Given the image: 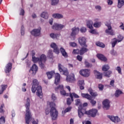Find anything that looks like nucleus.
<instances>
[{
    "label": "nucleus",
    "instance_id": "36",
    "mask_svg": "<svg viewBox=\"0 0 124 124\" xmlns=\"http://www.w3.org/2000/svg\"><path fill=\"white\" fill-rule=\"evenodd\" d=\"M51 1V5L53 6H56L57 4H59V2L60 0H50Z\"/></svg>",
    "mask_w": 124,
    "mask_h": 124
},
{
    "label": "nucleus",
    "instance_id": "33",
    "mask_svg": "<svg viewBox=\"0 0 124 124\" xmlns=\"http://www.w3.org/2000/svg\"><path fill=\"white\" fill-rule=\"evenodd\" d=\"M94 73L96 74L97 79H102V74L98 72L97 71H94Z\"/></svg>",
    "mask_w": 124,
    "mask_h": 124
},
{
    "label": "nucleus",
    "instance_id": "19",
    "mask_svg": "<svg viewBox=\"0 0 124 124\" xmlns=\"http://www.w3.org/2000/svg\"><path fill=\"white\" fill-rule=\"evenodd\" d=\"M103 105L104 106V108H105L106 110H108V109L110 108V102H109V100L107 99L105 100L103 102Z\"/></svg>",
    "mask_w": 124,
    "mask_h": 124
},
{
    "label": "nucleus",
    "instance_id": "35",
    "mask_svg": "<svg viewBox=\"0 0 124 124\" xmlns=\"http://www.w3.org/2000/svg\"><path fill=\"white\" fill-rule=\"evenodd\" d=\"M111 74H112V71L110 70L104 72V76L108 78L111 77Z\"/></svg>",
    "mask_w": 124,
    "mask_h": 124
},
{
    "label": "nucleus",
    "instance_id": "56",
    "mask_svg": "<svg viewBox=\"0 0 124 124\" xmlns=\"http://www.w3.org/2000/svg\"><path fill=\"white\" fill-rule=\"evenodd\" d=\"M70 46L71 47H76V46H77V44H76L75 42H70Z\"/></svg>",
    "mask_w": 124,
    "mask_h": 124
},
{
    "label": "nucleus",
    "instance_id": "9",
    "mask_svg": "<svg viewBox=\"0 0 124 124\" xmlns=\"http://www.w3.org/2000/svg\"><path fill=\"white\" fill-rule=\"evenodd\" d=\"M108 118L113 123L117 124V123H120L121 122V119L119 118V116H114L113 115H108Z\"/></svg>",
    "mask_w": 124,
    "mask_h": 124
},
{
    "label": "nucleus",
    "instance_id": "46",
    "mask_svg": "<svg viewBox=\"0 0 124 124\" xmlns=\"http://www.w3.org/2000/svg\"><path fill=\"white\" fill-rule=\"evenodd\" d=\"M76 105L78 106L79 105L80 107V109L82 108V106H81V100H80V99H78L77 100H76Z\"/></svg>",
    "mask_w": 124,
    "mask_h": 124
},
{
    "label": "nucleus",
    "instance_id": "14",
    "mask_svg": "<svg viewBox=\"0 0 124 124\" xmlns=\"http://www.w3.org/2000/svg\"><path fill=\"white\" fill-rule=\"evenodd\" d=\"M41 31L39 29H35L31 31V33L33 36L37 37L40 35Z\"/></svg>",
    "mask_w": 124,
    "mask_h": 124
},
{
    "label": "nucleus",
    "instance_id": "52",
    "mask_svg": "<svg viewBox=\"0 0 124 124\" xmlns=\"http://www.w3.org/2000/svg\"><path fill=\"white\" fill-rule=\"evenodd\" d=\"M80 31L82 33H84V32H86L87 31V28L86 27H81L80 29Z\"/></svg>",
    "mask_w": 124,
    "mask_h": 124
},
{
    "label": "nucleus",
    "instance_id": "5",
    "mask_svg": "<svg viewBox=\"0 0 124 124\" xmlns=\"http://www.w3.org/2000/svg\"><path fill=\"white\" fill-rule=\"evenodd\" d=\"M50 114L53 120H56L59 116V112L56 108L52 107L50 110Z\"/></svg>",
    "mask_w": 124,
    "mask_h": 124
},
{
    "label": "nucleus",
    "instance_id": "51",
    "mask_svg": "<svg viewBox=\"0 0 124 124\" xmlns=\"http://www.w3.org/2000/svg\"><path fill=\"white\" fill-rule=\"evenodd\" d=\"M19 15L21 16H24V15H25V10H24L23 9H20Z\"/></svg>",
    "mask_w": 124,
    "mask_h": 124
},
{
    "label": "nucleus",
    "instance_id": "47",
    "mask_svg": "<svg viewBox=\"0 0 124 124\" xmlns=\"http://www.w3.org/2000/svg\"><path fill=\"white\" fill-rule=\"evenodd\" d=\"M5 123V119L4 118V117L1 116L0 118V124H3Z\"/></svg>",
    "mask_w": 124,
    "mask_h": 124
},
{
    "label": "nucleus",
    "instance_id": "39",
    "mask_svg": "<svg viewBox=\"0 0 124 124\" xmlns=\"http://www.w3.org/2000/svg\"><path fill=\"white\" fill-rule=\"evenodd\" d=\"M101 22H96L94 23L93 26L94 28H98L101 27Z\"/></svg>",
    "mask_w": 124,
    "mask_h": 124
},
{
    "label": "nucleus",
    "instance_id": "55",
    "mask_svg": "<svg viewBox=\"0 0 124 124\" xmlns=\"http://www.w3.org/2000/svg\"><path fill=\"white\" fill-rule=\"evenodd\" d=\"M71 110V107H69L68 108H67L64 111H62V113H67V112H69V111Z\"/></svg>",
    "mask_w": 124,
    "mask_h": 124
},
{
    "label": "nucleus",
    "instance_id": "20",
    "mask_svg": "<svg viewBox=\"0 0 124 124\" xmlns=\"http://www.w3.org/2000/svg\"><path fill=\"white\" fill-rule=\"evenodd\" d=\"M61 81V75L59 73L55 74V84L58 85Z\"/></svg>",
    "mask_w": 124,
    "mask_h": 124
},
{
    "label": "nucleus",
    "instance_id": "4",
    "mask_svg": "<svg viewBox=\"0 0 124 124\" xmlns=\"http://www.w3.org/2000/svg\"><path fill=\"white\" fill-rule=\"evenodd\" d=\"M105 26L107 27L108 29L105 30V33L108 35H115L116 33L112 29V26L109 23H106Z\"/></svg>",
    "mask_w": 124,
    "mask_h": 124
},
{
    "label": "nucleus",
    "instance_id": "43",
    "mask_svg": "<svg viewBox=\"0 0 124 124\" xmlns=\"http://www.w3.org/2000/svg\"><path fill=\"white\" fill-rule=\"evenodd\" d=\"M117 41L118 43L122 42L124 40V36L123 35L119 34L117 36Z\"/></svg>",
    "mask_w": 124,
    "mask_h": 124
},
{
    "label": "nucleus",
    "instance_id": "1",
    "mask_svg": "<svg viewBox=\"0 0 124 124\" xmlns=\"http://www.w3.org/2000/svg\"><path fill=\"white\" fill-rule=\"evenodd\" d=\"M34 55L35 54L32 53V62L34 63L36 62H39V64L42 69H44L45 68V65H44V62H45L47 60V57L46 55L42 54L41 55L40 58L36 57Z\"/></svg>",
    "mask_w": 124,
    "mask_h": 124
},
{
    "label": "nucleus",
    "instance_id": "11",
    "mask_svg": "<svg viewBox=\"0 0 124 124\" xmlns=\"http://www.w3.org/2000/svg\"><path fill=\"white\" fill-rule=\"evenodd\" d=\"M37 70H38V67L36 64H34L31 68L30 72V73H31L32 75H35L37 72Z\"/></svg>",
    "mask_w": 124,
    "mask_h": 124
},
{
    "label": "nucleus",
    "instance_id": "27",
    "mask_svg": "<svg viewBox=\"0 0 124 124\" xmlns=\"http://www.w3.org/2000/svg\"><path fill=\"white\" fill-rule=\"evenodd\" d=\"M88 51H89V49L87 48V47H83L81 48H80V50H79V54L80 55H84L85 53H87V52Z\"/></svg>",
    "mask_w": 124,
    "mask_h": 124
},
{
    "label": "nucleus",
    "instance_id": "22",
    "mask_svg": "<svg viewBox=\"0 0 124 124\" xmlns=\"http://www.w3.org/2000/svg\"><path fill=\"white\" fill-rule=\"evenodd\" d=\"M52 17L55 19H62L63 16L61 14H54L52 15Z\"/></svg>",
    "mask_w": 124,
    "mask_h": 124
},
{
    "label": "nucleus",
    "instance_id": "26",
    "mask_svg": "<svg viewBox=\"0 0 124 124\" xmlns=\"http://www.w3.org/2000/svg\"><path fill=\"white\" fill-rule=\"evenodd\" d=\"M97 57L99 58V60H101V61H102L103 62H106V61H107V59H106V58L105 57V56L102 54H97Z\"/></svg>",
    "mask_w": 124,
    "mask_h": 124
},
{
    "label": "nucleus",
    "instance_id": "41",
    "mask_svg": "<svg viewBox=\"0 0 124 124\" xmlns=\"http://www.w3.org/2000/svg\"><path fill=\"white\" fill-rule=\"evenodd\" d=\"M96 45L98 47H101V48H105V45L103 43L97 42L96 43Z\"/></svg>",
    "mask_w": 124,
    "mask_h": 124
},
{
    "label": "nucleus",
    "instance_id": "40",
    "mask_svg": "<svg viewBox=\"0 0 124 124\" xmlns=\"http://www.w3.org/2000/svg\"><path fill=\"white\" fill-rule=\"evenodd\" d=\"M50 36L53 39H55V38H58L60 36V35L59 34L52 33L50 34Z\"/></svg>",
    "mask_w": 124,
    "mask_h": 124
},
{
    "label": "nucleus",
    "instance_id": "60",
    "mask_svg": "<svg viewBox=\"0 0 124 124\" xmlns=\"http://www.w3.org/2000/svg\"><path fill=\"white\" fill-rule=\"evenodd\" d=\"M11 115L13 119V118H15V116H16V114L15 113V110L13 109V110H12Z\"/></svg>",
    "mask_w": 124,
    "mask_h": 124
},
{
    "label": "nucleus",
    "instance_id": "16",
    "mask_svg": "<svg viewBox=\"0 0 124 124\" xmlns=\"http://www.w3.org/2000/svg\"><path fill=\"white\" fill-rule=\"evenodd\" d=\"M50 47L53 48L54 52L55 54H60V49L58 48V46L55 43H52L50 45Z\"/></svg>",
    "mask_w": 124,
    "mask_h": 124
},
{
    "label": "nucleus",
    "instance_id": "63",
    "mask_svg": "<svg viewBox=\"0 0 124 124\" xmlns=\"http://www.w3.org/2000/svg\"><path fill=\"white\" fill-rule=\"evenodd\" d=\"M55 106H56V104H55L54 102H51L50 103V107L51 108H52V107H55Z\"/></svg>",
    "mask_w": 124,
    "mask_h": 124
},
{
    "label": "nucleus",
    "instance_id": "58",
    "mask_svg": "<svg viewBox=\"0 0 124 124\" xmlns=\"http://www.w3.org/2000/svg\"><path fill=\"white\" fill-rule=\"evenodd\" d=\"M72 101H71V99L70 98H67V105H70L71 104V102Z\"/></svg>",
    "mask_w": 124,
    "mask_h": 124
},
{
    "label": "nucleus",
    "instance_id": "32",
    "mask_svg": "<svg viewBox=\"0 0 124 124\" xmlns=\"http://www.w3.org/2000/svg\"><path fill=\"white\" fill-rule=\"evenodd\" d=\"M70 96L71 97V99L72 101H74V99H73V96L74 97H75V98H79V96L78 95H77V94L75 93H71L70 94Z\"/></svg>",
    "mask_w": 124,
    "mask_h": 124
},
{
    "label": "nucleus",
    "instance_id": "57",
    "mask_svg": "<svg viewBox=\"0 0 124 124\" xmlns=\"http://www.w3.org/2000/svg\"><path fill=\"white\" fill-rule=\"evenodd\" d=\"M90 103H91V104L93 106H94V105H95V104H96V101H95L93 100H92V99H91L90 100Z\"/></svg>",
    "mask_w": 124,
    "mask_h": 124
},
{
    "label": "nucleus",
    "instance_id": "3",
    "mask_svg": "<svg viewBox=\"0 0 124 124\" xmlns=\"http://www.w3.org/2000/svg\"><path fill=\"white\" fill-rule=\"evenodd\" d=\"M30 106L31 100H30V98H27L26 103L25 104V123L27 124H30V122H31V110H30Z\"/></svg>",
    "mask_w": 124,
    "mask_h": 124
},
{
    "label": "nucleus",
    "instance_id": "38",
    "mask_svg": "<svg viewBox=\"0 0 124 124\" xmlns=\"http://www.w3.org/2000/svg\"><path fill=\"white\" fill-rule=\"evenodd\" d=\"M122 93H123V92H122L121 90H118L116 91L114 95L115 97H119V96H120Z\"/></svg>",
    "mask_w": 124,
    "mask_h": 124
},
{
    "label": "nucleus",
    "instance_id": "10",
    "mask_svg": "<svg viewBox=\"0 0 124 124\" xmlns=\"http://www.w3.org/2000/svg\"><path fill=\"white\" fill-rule=\"evenodd\" d=\"M55 91L56 92L60 91V93L62 95H65V94H66V92H65V91L63 90V86L62 85H60L57 87H56Z\"/></svg>",
    "mask_w": 124,
    "mask_h": 124
},
{
    "label": "nucleus",
    "instance_id": "18",
    "mask_svg": "<svg viewBox=\"0 0 124 124\" xmlns=\"http://www.w3.org/2000/svg\"><path fill=\"white\" fill-rule=\"evenodd\" d=\"M80 31V29L79 28H73L72 29V33H71V36H73V37H74L76 34H78V33L79 32V31Z\"/></svg>",
    "mask_w": 124,
    "mask_h": 124
},
{
    "label": "nucleus",
    "instance_id": "62",
    "mask_svg": "<svg viewBox=\"0 0 124 124\" xmlns=\"http://www.w3.org/2000/svg\"><path fill=\"white\" fill-rule=\"evenodd\" d=\"M85 83L84 80H79L78 81V84L79 86H84Z\"/></svg>",
    "mask_w": 124,
    "mask_h": 124
},
{
    "label": "nucleus",
    "instance_id": "12",
    "mask_svg": "<svg viewBox=\"0 0 124 124\" xmlns=\"http://www.w3.org/2000/svg\"><path fill=\"white\" fill-rule=\"evenodd\" d=\"M63 28H64V25L57 23H55L52 27V29L55 30V31H61V30H62Z\"/></svg>",
    "mask_w": 124,
    "mask_h": 124
},
{
    "label": "nucleus",
    "instance_id": "45",
    "mask_svg": "<svg viewBox=\"0 0 124 124\" xmlns=\"http://www.w3.org/2000/svg\"><path fill=\"white\" fill-rule=\"evenodd\" d=\"M91 30L89 31V32L90 33H92V34H98V33L96 31V30L95 29H90Z\"/></svg>",
    "mask_w": 124,
    "mask_h": 124
},
{
    "label": "nucleus",
    "instance_id": "15",
    "mask_svg": "<svg viewBox=\"0 0 124 124\" xmlns=\"http://www.w3.org/2000/svg\"><path fill=\"white\" fill-rule=\"evenodd\" d=\"M66 76V81L67 82H70V83H73L75 82V76L74 74L70 75V76L67 75Z\"/></svg>",
    "mask_w": 124,
    "mask_h": 124
},
{
    "label": "nucleus",
    "instance_id": "37",
    "mask_svg": "<svg viewBox=\"0 0 124 124\" xmlns=\"http://www.w3.org/2000/svg\"><path fill=\"white\" fill-rule=\"evenodd\" d=\"M109 69H110V66L108 64L104 65L102 68L103 71H108Z\"/></svg>",
    "mask_w": 124,
    "mask_h": 124
},
{
    "label": "nucleus",
    "instance_id": "7",
    "mask_svg": "<svg viewBox=\"0 0 124 124\" xmlns=\"http://www.w3.org/2000/svg\"><path fill=\"white\" fill-rule=\"evenodd\" d=\"M78 42L82 47H88V46L86 44L87 39L85 37H80L78 38Z\"/></svg>",
    "mask_w": 124,
    "mask_h": 124
},
{
    "label": "nucleus",
    "instance_id": "34",
    "mask_svg": "<svg viewBox=\"0 0 124 124\" xmlns=\"http://www.w3.org/2000/svg\"><path fill=\"white\" fill-rule=\"evenodd\" d=\"M124 0H118V8H122V6H124Z\"/></svg>",
    "mask_w": 124,
    "mask_h": 124
},
{
    "label": "nucleus",
    "instance_id": "13",
    "mask_svg": "<svg viewBox=\"0 0 124 124\" xmlns=\"http://www.w3.org/2000/svg\"><path fill=\"white\" fill-rule=\"evenodd\" d=\"M90 70L89 69H84V70H81L79 71V74L83 77H89L90 76Z\"/></svg>",
    "mask_w": 124,
    "mask_h": 124
},
{
    "label": "nucleus",
    "instance_id": "30",
    "mask_svg": "<svg viewBox=\"0 0 124 124\" xmlns=\"http://www.w3.org/2000/svg\"><path fill=\"white\" fill-rule=\"evenodd\" d=\"M88 92L90 93L92 96H97V93H96V92H94L92 88H89L88 89Z\"/></svg>",
    "mask_w": 124,
    "mask_h": 124
},
{
    "label": "nucleus",
    "instance_id": "59",
    "mask_svg": "<svg viewBox=\"0 0 124 124\" xmlns=\"http://www.w3.org/2000/svg\"><path fill=\"white\" fill-rule=\"evenodd\" d=\"M95 8L96 10H98V11H100L101 10V6L100 5L95 6Z\"/></svg>",
    "mask_w": 124,
    "mask_h": 124
},
{
    "label": "nucleus",
    "instance_id": "6",
    "mask_svg": "<svg viewBox=\"0 0 124 124\" xmlns=\"http://www.w3.org/2000/svg\"><path fill=\"white\" fill-rule=\"evenodd\" d=\"M58 69L60 72L62 73L63 75H65V76L68 75V71H67V69L64 67L62 64L58 63Z\"/></svg>",
    "mask_w": 124,
    "mask_h": 124
},
{
    "label": "nucleus",
    "instance_id": "25",
    "mask_svg": "<svg viewBox=\"0 0 124 124\" xmlns=\"http://www.w3.org/2000/svg\"><path fill=\"white\" fill-rule=\"evenodd\" d=\"M93 22L92 20H88L87 22V27L89 28L90 30H93Z\"/></svg>",
    "mask_w": 124,
    "mask_h": 124
},
{
    "label": "nucleus",
    "instance_id": "54",
    "mask_svg": "<svg viewBox=\"0 0 124 124\" xmlns=\"http://www.w3.org/2000/svg\"><path fill=\"white\" fill-rule=\"evenodd\" d=\"M110 53L112 56H117V51H114V49L111 50Z\"/></svg>",
    "mask_w": 124,
    "mask_h": 124
},
{
    "label": "nucleus",
    "instance_id": "17",
    "mask_svg": "<svg viewBox=\"0 0 124 124\" xmlns=\"http://www.w3.org/2000/svg\"><path fill=\"white\" fill-rule=\"evenodd\" d=\"M11 69H12V63L9 62L6 65L4 68V72L5 73H9L11 71Z\"/></svg>",
    "mask_w": 124,
    "mask_h": 124
},
{
    "label": "nucleus",
    "instance_id": "53",
    "mask_svg": "<svg viewBox=\"0 0 124 124\" xmlns=\"http://www.w3.org/2000/svg\"><path fill=\"white\" fill-rule=\"evenodd\" d=\"M98 88L100 91H103V89H104V86L102 84H98Z\"/></svg>",
    "mask_w": 124,
    "mask_h": 124
},
{
    "label": "nucleus",
    "instance_id": "29",
    "mask_svg": "<svg viewBox=\"0 0 124 124\" xmlns=\"http://www.w3.org/2000/svg\"><path fill=\"white\" fill-rule=\"evenodd\" d=\"M81 96H82V97H84V98L88 99L89 100H91V99H92V96L88 93H82Z\"/></svg>",
    "mask_w": 124,
    "mask_h": 124
},
{
    "label": "nucleus",
    "instance_id": "28",
    "mask_svg": "<svg viewBox=\"0 0 124 124\" xmlns=\"http://www.w3.org/2000/svg\"><path fill=\"white\" fill-rule=\"evenodd\" d=\"M46 75L47 76L48 79H52V78H53V76L55 75V72L51 71V72H47Z\"/></svg>",
    "mask_w": 124,
    "mask_h": 124
},
{
    "label": "nucleus",
    "instance_id": "44",
    "mask_svg": "<svg viewBox=\"0 0 124 124\" xmlns=\"http://www.w3.org/2000/svg\"><path fill=\"white\" fill-rule=\"evenodd\" d=\"M47 57L49 58V59H52V58H53V51H52V50H49L48 51Z\"/></svg>",
    "mask_w": 124,
    "mask_h": 124
},
{
    "label": "nucleus",
    "instance_id": "8",
    "mask_svg": "<svg viewBox=\"0 0 124 124\" xmlns=\"http://www.w3.org/2000/svg\"><path fill=\"white\" fill-rule=\"evenodd\" d=\"M97 113V109H92L89 111H87L85 112V114L86 115H88L89 116H91L93 118H94L95 116H96V114Z\"/></svg>",
    "mask_w": 124,
    "mask_h": 124
},
{
    "label": "nucleus",
    "instance_id": "64",
    "mask_svg": "<svg viewBox=\"0 0 124 124\" xmlns=\"http://www.w3.org/2000/svg\"><path fill=\"white\" fill-rule=\"evenodd\" d=\"M79 52L80 51L78 49H74L73 51V54H78Z\"/></svg>",
    "mask_w": 124,
    "mask_h": 124
},
{
    "label": "nucleus",
    "instance_id": "48",
    "mask_svg": "<svg viewBox=\"0 0 124 124\" xmlns=\"http://www.w3.org/2000/svg\"><path fill=\"white\" fill-rule=\"evenodd\" d=\"M115 69L116 70H117V71H118L119 74H121L122 75V68H121V67L117 66L116 67Z\"/></svg>",
    "mask_w": 124,
    "mask_h": 124
},
{
    "label": "nucleus",
    "instance_id": "42",
    "mask_svg": "<svg viewBox=\"0 0 124 124\" xmlns=\"http://www.w3.org/2000/svg\"><path fill=\"white\" fill-rule=\"evenodd\" d=\"M118 42V40L117 38H114L112 39V42L111 43L112 47L114 48L115 46H116V44H117V43Z\"/></svg>",
    "mask_w": 124,
    "mask_h": 124
},
{
    "label": "nucleus",
    "instance_id": "21",
    "mask_svg": "<svg viewBox=\"0 0 124 124\" xmlns=\"http://www.w3.org/2000/svg\"><path fill=\"white\" fill-rule=\"evenodd\" d=\"M80 106L78 107V115L79 119H81L82 117L84 116V114H85V112H83V108H80Z\"/></svg>",
    "mask_w": 124,
    "mask_h": 124
},
{
    "label": "nucleus",
    "instance_id": "24",
    "mask_svg": "<svg viewBox=\"0 0 124 124\" xmlns=\"http://www.w3.org/2000/svg\"><path fill=\"white\" fill-rule=\"evenodd\" d=\"M41 17L44 18V19H48L49 18V14L46 11L43 12L41 14Z\"/></svg>",
    "mask_w": 124,
    "mask_h": 124
},
{
    "label": "nucleus",
    "instance_id": "2",
    "mask_svg": "<svg viewBox=\"0 0 124 124\" xmlns=\"http://www.w3.org/2000/svg\"><path fill=\"white\" fill-rule=\"evenodd\" d=\"M33 85H32L31 92L33 93H35L37 91L36 94L40 98H42V87L38 85L39 82L37 81V79H34L32 81Z\"/></svg>",
    "mask_w": 124,
    "mask_h": 124
},
{
    "label": "nucleus",
    "instance_id": "61",
    "mask_svg": "<svg viewBox=\"0 0 124 124\" xmlns=\"http://www.w3.org/2000/svg\"><path fill=\"white\" fill-rule=\"evenodd\" d=\"M51 98L53 101H55V100H57V97H56V95L55 94H52L51 95Z\"/></svg>",
    "mask_w": 124,
    "mask_h": 124
},
{
    "label": "nucleus",
    "instance_id": "23",
    "mask_svg": "<svg viewBox=\"0 0 124 124\" xmlns=\"http://www.w3.org/2000/svg\"><path fill=\"white\" fill-rule=\"evenodd\" d=\"M60 51L62 54V56L64 57V58H67V53L66 51H65V49L63 48V47H61L60 49Z\"/></svg>",
    "mask_w": 124,
    "mask_h": 124
},
{
    "label": "nucleus",
    "instance_id": "49",
    "mask_svg": "<svg viewBox=\"0 0 124 124\" xmlns=\"http://www.w3.org/2000/svg\"><path fill=\"white\" fill-rule=\"evenodd\" d=\"M21 35H25V28L24 26H22L21 28Z\"/></svg>",
    "mask_w": 124,
    "mask_h": 124
},
{
    "label": "nucleus",
    "instance_id": "31",
    "mask_svg": "<svg viewBox=\"0 0 124 124\" xmlns=\"http://www.w3.org/2000/svg\"><path fill=\"white\" fill-rule=\"evenodd\" d=\"M7 88V85H2L0 86V94L2 93L5 91V89Z\"/></svg>",
    "mask_w": 124,
    "mask_h": 124
},
{
    "label": "nucleus",
    "instance_id": "50",
    "mask_svg": "<svg viewBox=\"0 0 124 124\" xmlns=\"http://www.w3.org/2000/svg\"><path fill=\"white\" fill-rule=\"evenodd\" d=\"M84 63L86 67H92L91 64H90L89 62L87 60L85 61Z\"/></svg>",
    "mask_w": 124,
    "mask_h": 124
}]
</instances>
